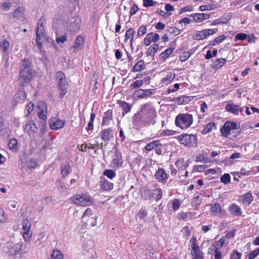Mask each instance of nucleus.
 I'll list each match as a JSON object with an SVG mask.
<instances>
[{
	"label": "nucleus",
	"mask_w": 259,
	"mask_h": 259,
	"mask_svg": "<svg viewBox=\"0 0 259 259\" xmlns=\"http://www.w3.org/2000/svg\"><path fill=\"white\" fill-rule=\"evenodd\" d=\"M157 116V112L153 104L151 102H147L142 104L140 111L134 115L132 123L137 129H139L150 124H154Z\"/></svg>",
	"instance_id": "1"
},
{
	"label": "nucleus",
	"mask_w": 259,
	"mask_h": 259,
	"mask_svg": "<svg viewBox=\"0 0 259 259\" xmlns=\"http://www.w3.org/2000/svg\"><path fill=\"white\" fill-rule=\"evenodd\" d=\"M32 63L28 58H24L20 67L19 76L18 78L19 86L21 89L29 83L35 75V71L32 67Z\"/></svg>",
	"instance_id": "2"
},
{
	"label": "nucleus",
	"mask_w": 259,
	"mask_h": 259,
	"mask_svg": "<svg viewBox=\"0 0 259 259\" xmlns=\"http://www.w3.org/2000/svg\"><path fill=\"white\" fill-rule=\"evenodd\" d=\"M175 139L184 147L188 148H193L197 147V134L183 133L175 137Z\"/></svg>",
	"instance_id": "3"
},
{
	"label": "nucleus",
	"mask_w": 259,
	"mask_h": 259,
	"mask_svg": "<svg viewBox=\"0 0 259 259\" xmlns=\"http://www.w3.org/2000/svg\"><path fill=\"white\" fill-rule=\"evenodd\" d=\"M193 121L192 114L188 113H179L175 118V124L181 130H187L192 126Z\"/></svg>",
	"instance_id": "4"
},
{
	"label": "nucleus",
	"mask_w": 259,
	"mask_h": 259,
	"mask_svg": "<svg viewBox=\"0 0 259 259\" xmlns=\"http://www.w3.org/2000/svg\"><path fill=\"white\" fill-rule=\"evenodd\" d=\"M46 20L44 16H41L38 20L36 32V42L40 49L43 42L46 40L45 24Z\"/></svg>",
	"instance_id": "5"
},
{
	"label": "nucleus",
	"mask_w": 259,
	"mask_h": 259,
	"mask_svg": "<svg viewBox=\"0 0 259 259\" xmlns=\"http://www.w3.org/2000/svg\"><path fill=\"white\" fill-rule=\"evenodd\" d=\"M56 79L58 81V88L61 91L60 98L63 99L68 91V83L65 74L61 71L56 73Z\"/></svg>",
	"instance_id": "6"
},
{
	"label": "nucleus",
	"mask_w": 259,
	"mask_h": 259,
	"mask_svg": "<svg viewBox=\"0 0 259 259\" xmlns=\"http://www.w3.org/2000/svg\"><path fill=\"white\" fill-rule=\"evenodd\" d=\"M73 202L81 206H87L93 203L91 196L88 194H76L72 197Z\"/></svg>",
	"instance_id": "7"
},
{
	"label": "nucleus",
	"mask_w": 259,
	"mask_h": 259,
	"mask_svg": "<svg viewBox=\"0 0 259 259\" xmlns=\"http://www.w3.org/2000/svg\"><path fill=\"white\" fill-rule=\"evenodd\" d=\"M190 242L192 259H203V254L200 249L196 238L193 236L190 240Z\"/></svg>",
	"instance_id": "8"
},
{
	"label": "nucleus",
	"mask_w": 259,
	"mask_h": 259,
	"mask_svg": "<svg viewBox=\"0 0 259 259\" xmlns=\"http://www.w3.org/2000/svg\"><path fill=\"white\" fill-rule=\"evenodd\" d=\"M239 127L240 125L236 122L228 120L224 123L220 131L222 135L227 138L230 135L232 130H237Z\"/></svg>",
	"instance_id": "9"
},
{
	"label": "nucleus",
	"mask_w": 259,
	"mask_h": 259,
	"mask_svg": "<svg viewBox=\"0 0 259 259\" xmlns=\"http://www.w3.org/2000/svg\"><path fill=\"white\" fill-rule=\"evenodd\" d=\"M37 112L40 119L46 121L48 115V105L44 101H39L37 105Z\"/></svg>",
	"instance_id": "10"
},
{
	"label": "nucleus",
	"mask_w": 259,
	"mask_h": 259,
	"mask_svg": "<svg viewBox=\"0 0 259 259\" xmlns=\"http://www.w3.org/2000/svg\"><path fill=\"white\" fill-rule=\"evenodd\" d=\"M31 226V223L28 219H25L23 221L22 224V235L24 239L26 241H30V239L32 235V232L30 231Z\"/></svg>",
	"instance_id": "11"
},
{
	"label": "nucleus",
	"mask_w": 259,
	"mask_h": 259,
	"mask_svg": "<svg viewBox=\"0 0 259 259\" xmlns=\"http://www.w3.org/2000/svg\"><path fill=\"white\" fill-rule=\"evenodd\" d=\"M169 175L162 167H158L154 174V178L157 182L162 184H165L168 179Z\"/></svg>",
	"instance_id": "12"
},
{
	"label": "nucleus",
	"mask_w": 259,
	"mask_h": 259,
	"mask_svg": "<svg viewBox=\"0 0 259 259\" xmlns=\"http://www.w3.org/2000/svg\"><path fill=\"white\" fill-rule=\"evenodd\" d=\"M208 205L210 207V211L213 215L219 217L225 215L226 212L225 210L222 209L219 203L216 202L214 204H209Z\"/></svg>",
	"instance_id": "13"
},
{
	"label": "nucleus",
	"mask_w": 259,
	"mask_h": 259,
	"mask_svg": "<svg viewBox=\"0 0 259 259\" xmlns=\"http://www.w3.org/2000/svg\"><path fill=\"white\" fill-rule=\"evenodd\" d=\"M123 162L121 153L118 150H116L111 162V166L112 168L117 169L122 166Z\"/></svg>",
	"instance_id": "14"
},
{
	"label": "nucleus",
	"mask_w": 259,
	"mask_h": 259,
	"mask_svg": "<svg viewBox=\"0 0 259 259\" xmlns=\"http://www.w3.org/2000/svg\"><path fill=\"white\" fill-rule=\"evenodd\" d=\"M23 128L24 132L28 135L33 134L37 133L38 132L37 127L32 120L24 123Z\"/></svg>",
	"instance_id": "15"
},
{
	"label": "nucleus",
	"mask_w": 259,
	"mask_h": 259,
	"mask_svg": "<svg viewBox=\"0 0 259 259\" xmlns=\"http://www.w3.org/2000/svg\"><path fill=\"white\" fill-rule=\"evenodd\" d=\"M159 35L158 33L153 32L146 34L143 39V43L145 46H149L152 42L156 44L159 39Z\"/></svg>",
	"instance_id": "16"
},
{
	"label": "nucleus",
	"mask_w": 259,
	"mask_h": 259,
	"mask_svg": "<svg viewBox=\"0 0 259 259\" xmlns=\"http://www.w3.org/2000/svg\"><path fill=\"white\" fill-rule=\"evenodd\" d=\"M153 94L152 89H139L134 93V96L138 99H146Z\"/></svg>",
	"instance_id": "17"
},
{
	"label": "nucleus",
	"mask_w": 259,
	"mask_h": 259,
	"mask_svg": "<svg viewBox=\"0 0 259 259\" xmlns=\"http://www.w3.org/2000/svg\"><path fill=\"white\" fill-rule=\"evenodd\" d=\"M99 186L101 191H110L113 189L114 184L105 178L102 177L99 182Z\"/></svg>",
	"instance_id": "18"
},
{
	"label": "nucleus",
	"mask_w": 259,
	"mask_h": 259,
	"mask_svg": "<svg viewBox=\"0 0 259 259\" xmlns=\"http://www.w3.org/2000/svg\"><path fill=\"white\" fill-rule=\"evenodd\" d=\"M100 134L102 140L105 142L108 141L113 138V130L110 127L102 130Z\"/></svg>",
	"instance_id": "19"
},
{
	"label": "nucleus",
	"mask_w": 259,
	"mask_h": 259,
	"mask_svg": "<svg viewBox=\"0 0 259 259\" xmlns=\"http://www.w3.org/2000/svg\"><path fill=\"white\" fill-rule=\"evenodd\" d=\"M190 16L193 17L195 22L199 23L208 19L210 17V15L206 13H194L190 15Z\"/></svg>",
	"instance_id": "20"
},
{
	"label": "nucleus",
	"mask_w": 259,
	"mask_h": 259,
	"mask_svg": "<svg viewBox=\"0 0 259 259\" xmlns=\"http://www.w3.org/2000/svg\"><path fill=\"white\" fill-rule=\"evenodd\" d=\"M226 110L229 112L238 115L239 113L243 112V108H241L239 105L233 104H227L225 107Z\"/></svg>",
	"instance_id": "21"
},
{
	"label": "nucleus",
	"mask_w": 259,
	"mask_h": 259,
	"mask_svg": "<svg viewBox=\"0 0 259 259\" xmlns=\"http://www.w3.org/2000/svg\"><path fill=\"white\" fill-rule=\"evenodd\" d=\"M65 120L57 118L53 119L50 123V127L53 130H57L64 126Z\"/></svg>",
	"instance_id": "22"
},
{
	"label": "nucleus",
	"mask_w": 259,
	"mask_h": 259,
	"mask_svg": "<svg viewBox=\"0 0 259 259\" xmlns=\"http://www.w3.org/2000/svg\"><path fill=\"white\" fill-rule=\"evenodd\" d=\"M84 45V39L81 35H78L76 37L73 49L74 52L78 51L83 49Z\"/></svg>",
	"instance_id": "23"
},
{
	"label": "nucleus",
	"mask_w": 259,
	"mask_h": 259,
	"mask_svg": "<svg viewBox=\"0 0 259 259\" xmlns=\"http://www.w3.org/2000/svg\"><path fill=\"white\" fill-rule=\"evenodd\" d=\"M113 110L109 109L104 113V116L102 119V125H108L113 120Z\"/></svg>",
	"instance_id": "24"
},
{
	"label": "nucleus",
	"mask_w": 259,
	"mask_h": 259,
	"mask_svg": "<svg viewBox=\"0 0 259 259\" xmlns=\"http://www.w3.org/2000/svg\"><path fill=\"white\" fill-rule=\"evenodd\" d=\"M117 103L122 108V115L123 116L129 113L132 110V105L125 101L118 100L117 101Z\"/></svg>",
	"instance_id": "25"
},
{
	"label": "nucleus",
	"mask_w": 259,
	"mask_h": 259,
	"mask_svg": "<svg viewBox=\"0 0 259 259\" xmlns=\"http://www.w3.org/2000/svg\"><path fill=\"white\" fill-rule=\"evenodd\" d=\"M228 210L231 214L234 216H240L242 214V210L240 207L235 203L229 206Z\"/></svg>",
	"instance_id": "26"
},
{
	"label": "nucleus",
	"mask_w": 259,
	"mask_h": 259,
	"mask_svg": "<svg viewBox=\"0 0 259 259\" xmlns=\"http://www.w3.org/2000/svg\"><path fill=\"white\" fill-rule=\"evenodd\" d=\"M225 243V240L224 238L222 237L217 241L214 242L212 245V248L210 249V252L212 253L213 251H221V249L223 247Z\"/></svg>",
	"instance_id": "27"
},
{
	"label": "nucleus",
	"mask_w": 259,
	"mask_h": 259,
	"mask_svg": "<svg viewBox=\"0 0 259 259\" xmlns=\"http://www.w3.org/2000/svg\"><path fill=\"white\" fill-rule=\"evenodd\" d=\"M61 175L63 179L70 174L71 171V165L69 163H62L60 166Z\"/></svg>",
	"instance_id": "28"
},
{
	"label": "nucleus",
	"mask_w": 259,
	"mask_h": 259,
	"mask_svg": "<svg viewBox=\"0 0 259 259\" xmlns=\"http://www.w3.org/2000/svg\"><path fill=\"white\" fill-rule=\"evenodd\" d=\"M4 251L9 256H15L16 254V246L14 245L8 244L4 246Z\"/></svg>",
	"instance_id": "29"
},
{
	"label": "nucleus",
	"mask_w": 259,
	"mask_h": 259,
	"mask_svg": "<svg viewBox=\"0 0 259 259\" xmlns=\"http://www.w3.org/2000/svg\"><path fill=\"white\" fill-rule=\"evenodd\" d=\"M145 69L146 65L144 61L143 60H140L132 67L131 71L133 72H137L142 71Z\"/></svg>",
	"instance_id": "30"
},
{
	"label": "nucleus",
	"mask_w": 259,
	"mask_h": 259,
	"mask_svg": "<svg viewBox=\"0 0 259 259\" xmlns=\"http://www.w3.org/2000/svg\"><path fill=\"white\" fill-rule=\"evenodd\" d=\"M159 48V46L158 44H153L151 45L146 52L147 56L154 57Z\"/></svg>",
	"instance_id": "31"
},
{
	"label": "nucleus",
	"mask_w": 259,
	"mask_h": 259,
	"mask_svg": "<svg viewBox=\"0 0 259 259\" xmlns=\"http://www.w3.org/2000/svg\"><path fill=\"white\" fill-rule=\"evenodd\" d=\"M162 144L161 143V141L160 140H156L151 142L149 143H148L144 147L145 150L148 151H150L153 149H155L156 148H157L159 146H162Z\"/></svg>",
	"instance_id": "32"
},
{
	"label": "nucleus",
	"mask_w": 259,
	"mask_h": 259,
	"mask_svg": "<svg viewBox=\"0 0 259 259\" xmlns=\"http://www.w3.org/2000/svg\"><path fill=\"white\" fill-rule=\"evenodd\" d=\"M226 63V59L225 58H218L212 63L211 67L215 70L221 68Z\"/></svg>",
	"instance_id": "33"
},
{
	"label": "nucleus",
	"mask_w": 259,
	"mask_h": 259,
	"mask_svg": "<svg viewBox=\"0 0 259 259\" xmlns=\"http://www.w3.org/2000/svg\"><path fill=\"white\" fill-rule=\"evenodd\" d=\"M174 50V48L171 47H169L166 49L165 51L162 52L159 55V59L160 60L162 61H165L167 58H169L170 54H171Z\"/></svg>",
	"instance_id": "34"
},
{
	"label": "nucleus",
	"mask_w": 259,
	"mask_h": 259,
	"mask_svg": "<svg viewBox=\"0 0 259 259\" xmlns=\"http://www.w3.org/2000/svg\"><path fill=\"white\" fill-rule=\"evenodd\" d=\"M80 26V20L77 18H74V21L71 22L70 25V31L75 32L79 30Z\"/></svg>",
	"instance_id": "35"
},
{
	"label": "nucleus",
	"mask_w": 259,
	"mask_h": 259,
	"mask_svg": "<svg viewBox=\"0 0 259 259\" xmlns=\"http://www.w3.org/2000/svg\"><path fill=\"white\" fill-rule=\"evenodd\" d=\"M176 74L174 72H168L167 75L162 78L161 82L164 84L167 85L171 83L175 78Z\"/></svg>",
	"instance_id": "36"
},
{
	"label": "nucleus",
	"mask_w": 259,
	"mask_h": 259,
	"mask_svg": "<svg viewBox=\"0 0 259 259\" xmlns=\"http://www.w3.org/2000/svg\"><path fill=\"white\" fill-rule=\"evenodd\" d=\"M242 202L243 204L249 205L253 200V197L250 192H247L242 196Z\"/></svg>",
	"instance_id": "37"
},
{
	"label": "nucleus",
	"mask_w": 259,
	"mask_h": 259,
	"mask_svg": "<svg viewBox=\"0 0 259 259\" xmlns=\"http://www.w3.org/2000/svg\"><path fill=\"white\" fill-rule=\"evenodd\" d=\"M38 166V160L35 158H31L27 161V168L30 170L35 169Z\"/></svg>",
	"instance_id": "38"
},
{
	"label": "nucleus",
	"mask_w": 259,
	"mask_h": 259,
	"mask_svg": "<svg viewBox=\"0 0 259 259\" xmlns=\"http://www.w3.org/2000/svg\"><path fill=\"white\" fill-rule=\"evenodd\" d=\"M174 101L177 102L179 105H184L188 103L190 101V99L188 96H182L175 98Z\"/></svg>",
	"instance_id": "39"
},
{
	"label": "nucleus",
	"mask_w": 259,
	"mask_h": 259,
	"mask_svg": "<svg viewBox=\"0 0 259 259\" xmlns=\"http://www.w3.org/2000/svg\"><path fill=\"white\" fill-rule=\"evenodd\" d=\"M135 31L133 28H130L127 29L125 35V40H130L131 44H132L134 40V36Z\"/></svg>",
	"instance_id": "40"
},
{
	"label": "nucleus",
	"mask_w": 259,
	"mask_h": 259,
	"mask_svg": "<svg viewBox=\"0 0 259 259\" xmlns=\"http://www.w3.org/2000/svg\"><path fill=\"white\" fill-rule=\"evenodd\" d=\"M218 31V28H213V29H206L201 30L202 35L203 36L204 39L206 38L209 35H212L214 33H217Z\"/></svg>",
	"instance_id": "41"
},
{
	"label": "nucleus",
	"mask_w": 259,
	"mask_h": 259,
	"mask_svg": "<svg viewBox=\"0 0 259 259\" xmlns=\"http://www.w3.org/2000/svg\"><path fill=\"white\" fill-rule=\"evenodd\" d=\"M64 255L59 250L55 249L51 254V259H63Z\"/></svg>",
	"instance_id": "42"
},
{
	"label": "nucleus",
	"mask_w": 259,
	"mask_h": 259,
	"mask_svg": "<svg viewBox=\"0 0 259 259\" xmlns=\"http://www.w3.org/2000/svg\"><path fill=\"white\" fill-rule=\"evenodd\" d=\"M213 128H215V124L214 122H209L206 124L202 131V134H206L210 132Z\"/></svg>",
	"instance_id": "43"
},
{
	"label": "nucleus",
	"mask_w": 259,
	"mask_h": 259,
	"mask_svg": "<svg viewBox=\"0 0 259 259\" xmlns=\"http://www.w3.org/2000/svg\"><path fill=\"white\" fill-rule=\"evenodd\" d=\"M96 117L95 113H92L91 114L90 120L88 124L87 127H85V130L88 131H93L94 129V121Z\"/></svg>",
	"instance_id": "44"
},
{
	"label": "nucleus",
	"mask_w": 259,
	"mask_h": 259,
	"mask_svg": "<svg viewBox=\"0 0 259 259\" xmlns=\"http://www.w3.org/2000/svg\"><path fill=\"white\" fill-rule=\"evenodd\" d=\"M152 197L154 198L156 201L160 200L162 197V191L161 189L158 188L153 190L152 193Z\"/></svg>",
	"instance_id": "45"
},
{
	"label": "nucleus",
	"mask_w": 259,
	"mask_h": 259,
	"mask_svg": "<svg viewBox=\"0 0 259 259\" xmlns=\"http://www.w3.org/2000/svg\"><path fill=\"white\" fill-rule=\"evenodd\" d=\"M226 38V36L224 35H219V36L216 37L213 40L210 42L208 46H216L223 42L225 39Z\"/></svg>",
	"instance_id": "46"
},
{
	"label": "nucleus",
	"mask_w": 259,
	"mask_h": 259,
	"mask_svg": "<svg viewBox=\"0 0 259 259\" xmlns=\"http://www.w3.org/2000/svg\"><path fill=\"white\" fill-rule=\"evenodd\" d=\"M193 53V52L192 50L183 52L180 56V60L182 62L187 61Z\"/></svg>",
	"instance_id": "47"
},
{
	"label": "nucleus",
	"mask_w": 259,
	"mask_h": 259,
	"mask_svg": "<svg viewBox=\"0 0 259 259\" xmlns=\"http://www.w3.org/2000/svg\"><path fill=\"white\" fill-rule=\"evenodd\" d=\"M147 31V28L146 25L141 26L138 30L137 36V37L140 38L146 34Z\"/></svg>",
	"instance_id": "48"
},
{
	"label": "nucleus",
	"mask_w": 259,
	"mask_h": 259,
	"mask_svg": "<svg viewBox=\"0 0 259 259\" xmlns=\"http://www.w3.org/2000/svg\"><path fill=\"white\" fill-rule=\"evenodd\" d=\"M103 175L110 179H113L116 176V172L112 169H107L103 172Z\"/></svg>",
	"instance_id": "49"
},
{
	"label": "nucleus",
	"mask_w": 259,
	"mask_h": 259,
	"mask_svg": "<svg viewBox=\"0 0 259 259\" xmlns=\"http://www.w3.org/2000/svg\"><path fill=\"white\" fill-rule=\"evenodd\" d=\"M167 32L170 34L176 36L181 33V30L175 26H171L168 28Z\"/></svg>",
	"instance_id": "50"
},
{
	"label": "nucleus",
	"mask_w": 259,
	"mask_h": 259,
	"mask_svg": "<svg viewBox=\"0 0 259 259\" xmlns=\"http://www.w3.org/2000/svg\"><path fill=\"white\" fill-rule=\"evenodd\" d=\"M207 168L206 165H196L193 167L192 172H202Z\"/></svg>",
	"instance_id": "51"
},
{
	"label": "nucleus",
	"mask_w": 259,
	"mask_h": 259,
	"mask_svg": "<svg viewBox=\"0 0 259 259\" xmlns=\"http://www.w3.org/2000/svg\"><path fill=\"white\" fill-rule=\"evenodd\" d=\"M242 253L237 250H233L230 255V259H241Z\"/></svg>",
	"instance_id": "52"
},
{
	"label": "nucleus",
	"mask_w": 259,
	"mask_h": 259,
	"mask_svg": "<svg viewBox=\"0 0 259 259\" xmlns=\"http://www.w3.org/2000/svg\"><path fill=\"white\" fill-rule=\"evenodd\" d=\"M196 162L207 163L209 161L208 158L206 157L203 154H199L196 157Z\"/></svg>",
	"instance_id": "53"
},
{
	"label": "nucleus",
	"mask_w": 259,
	"mask_h": 259,
	"mask_svg": "<svg viewBox=\"0 0 259 259\" xmlns=\"http://www.w3.org/2000/svg\"><path fill=\"white\" fill-rule=\"evenodd\" d=\"M157 4V2L153 0H143V6L146 8L154 6Z\"/></svg>",
	"instance_id": "54"
},
{
	"label": "nucleus",
	"mask_w": 259,
	"mask_h": 259,
	"mask_svg": "<svg viewBox=\"0 0 259 259\" xmlns=\"http://www.w3.org/2000/svg\"><path fill=\"white\" fill-rule=\"evenodd\" d=\"M177 134V131L172 130H163L161 135L162 136H170L175 135Z\"/></svg>",
	"instance_id": "55"
},
{
	"label": "nucleus",
	"mask_w": 259,
	"mask_h": 259,
	"mask_svg": "<svg viewBox=\"0 0 259 259\" xmlns=\"http://www.w3.org/2000/svg\"><path fill=\"white\" fill-rule=\"evenodd\" d=\"M221 181L225 184H228L231 181L230 176L229 174H225L221 177Z\"/></svg>",
	"instance_id": "56"
},
{
	"label": "nucleus",
	"mask_w": 259,
	"mask_h": 259,
	"mask_svg": "<svg viewBox=\"0 0 259 259\" xmlns=\"http://www.w3.org/2000/svg\"><path fill=\"white\" fill-rule=\"evenodd\" d=\"M143 84L142 80H137L131 84L130 87L133 89H138Z\"/></svg>",
	"instance_id": "57"
},
{
	"label": "nucleus",
	"mask_w": 259,
	"mask_h": 259,
	"mask_svg": "<svg viewBox=\"0 0 259 259\" xmlns=\"http://www.w3.org/2000/svg\"><path fill=\"white\" fill-rule=\"evenodd\" d=\"M172 204L173 210L176 211L180 207L181 202L180 199H175L172 200Z\"/></svg>",
	"instance_id": "58"
},
{
	"label": "nucleus",
	"mask_w": 259,
	"mask_h": 259,
	"mask_svg": "<svg viewBox=\"0 0 259 259\" xmlns=\"http://www.w3.org/2000/svg\"><path fill=\"white\" fill-rule=\"evenodd\" d=\"M248 35L246 33H238L236 35L235 37V40L237 41L238 40H244L247 38Z\"/></svg>",
	"instance_id": "59"
},
{
	"label": "nucleus",
	"mask_w": 259,
	"mask_h": 259,
	"mask_svg": "<svg viewBox=\"0 0 259 259\" xmlns=\"http://www.w3.org/2000/svg\"><path fill=\"white\" fill-rule=\"evenodd\" d=\"M259 255V247L255 249L248 254L249 259H254Z\"/></svg>",
	"instance_id": "60"
},
{
	"label": "nucleus",
	"mask_w": 259,
	"mask_h": 259,
	"mask_svg": "<svg viewBox=\"0 0 259 259\" xmlns=\"http://www.w3.org/2000/svg\"><path fill=\"white\" fill-rule=\"evenodd\" d=\"M56 183L58 185V189L60 191H63L67 189L66 187L65 186L64 183L61 180H57L56 181Z\"/></svg>",
	"instance_id": "61"
},
{
	"label": "nucleus",
	"mask_w": 259,
	"mask_h": 259,
	"mask_svg": "<svg viewBox=\"0 0 259 259\" xmlns=\"http://www.w3.org/2000/svg\"><path fill=\"white\" fill-rule=\"evenodd\" d=\"M67 40V34L65 33L64 34L62 35L61 36H56V41L58 44L59 43H64Z\"/></svg>",
	"instance_id": "62"
},
{
	"label": "nucleus",
	"mask_w": 259,
	"mask_h": 259,
	"mask_svg": "<svg viewBox=\"0 0 259 259\" xmlns=\"http://www.w3.org/2000/svg\"><path fill=\"white\" fill-rule=\"evenodd\" d=\"M148 212L145 209L141 208L139 211L137 215L139 219H144L145 217L147 216Z\"/></svg>",
	"instance_id": "63"
},
{
	"label": "nucleus",
	"mask_w": 259,
	"mask_h": 259,
	"mask_svg": "<svg viewBox=\"0 0 259 259\" xmlns=\"http://www.w3.org/2000/svg\"><path fill=\"white\" fill-rule=\"evenodd\" d=\"M139 10V8L137 5L134 4L130 9V16L134 15Z\"/></svg>",
	"instance_id": "64"
}]
</instances>
